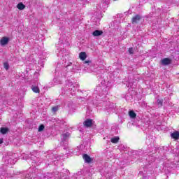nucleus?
Wrapping results in <instances>:
<instances>
[{
    "instance_id": "obj_31",
    "label": "nucleus",
    "mask_w": 179,
    "mask_h": 179,
    "mask_svg": "<svg viewBox=\"0 0 179 179\" xmlns=\"http://www.w3.org/2000/svg\"><path fill=\"white\" fill-rule=\"evenodd\" d=\"M85 64H90V61H85Z\"/></svg>"
},
{
    "instance_id": "obj_29",
    "label": "nucleus",
    "mask_w": 179,
    "mask_h": 179,
    "mask_svg": "<svg viewBox=\"0 0 179 179\" xmlns=\"http://www.w3.org/2000/svg\"><path fill=\"white\" fill-rule=\"evenodd\" d=\"M127 87H132V85L131 83H129L128 85H127Z\"/></svg>"
},
{
    "instance_id": "obj_14",
    "label": "nucleus",
    "mask_w": 179,
    "mask_h": 179,
    "mask_svg": "<svg viewBox=\"0 0 179 179\" xmlns=\"http://www.w3.org/2000/svg\"><path fill=\"white\" fill-rule=\"evenodd\" d=\"M171 138H172L173 139L177 140V139H178V138H179V132H178V131H175V132H173V133H172V134H171Z\"/></svg>"
},
{
    "instance_id": "obj_16",
    "label": "nucleus",
    "mask_w": 179,
    "mask_h": 179,
    "mask_svg": "<svg viewBox=\"0 0 179 179\" xmlns=\"http://www.w3.org/2000/svg\"><path fill=\"white\" fill-rule=\"evenodd\" d=\"M17 9H20V10H23L24 8H26V6L23 4V3H19L17 6Z\"/></svg>"
},
{
    "instance_id": "obj_3",
    "label": "nucleus",
    "mask_w": 179,
    "mask_h": 179,
    "mask_svg": "<svg viewBox=\"0 0 179 179\" xmlns=\"http://www.w3.org/2000/svg\"><path fill=\"white\" fill-rule=\"evenodd\" d=\"M76 71V65L67 62V64H64V67L62 70V75L63 76H71L72 72Z\"/></svg>"
},
{
    "instance_id": "obj_20",
    "label": "nucleus",
    "mask_w": 179,
    "mask_h": 179,
    "mask_svg": "<svg viewBox=\"0 0 179 179\" xmlns=\"http://www.w3.org/2000/svg\"><path fill=\"white\" fill-rule=\"evenodd\" d=\"M157 103L159 107H162V106H163V101H162L161 99H157Z\"/></svg>"
},
{
    "instance_id": "obj_18",
    "label": "nucleus",
    "mask_w": 179,
    "mask_h": 179,
    "mask_svg": "<svg viewBox=\"0 0 179 179\" xmlns=\"http://www.w3.org/2000/svg\"><path fill=\"white\" fill-rule=\"evenodd\" d=\"M8 131H9V129L8 128H5V127H1L0 132L3 134L5 135V134H6L8 132Z\"/></svg>"
},
{
    "instance_id": "obj_12",
    "label": "nucleus",
    "mask_w": 179,
    "mask_h": 179,
    "mask_svg": "<svg viewBox=\"0 0 179 179\" xmlns=\"http://www.w3.org/2000/svg\"><path fill=\"white\" fill-rule=\"evenodd\" d=\"M83 157L85 163H90V162H92V158H90V157H89V155H87L86 154H85L83 156Z\"/></svg>"
},
{
    "instance_id": "obj_15",
    "label": "nucleus",
    "mask_w": 179,
    "mask_h": 179,
    "mask_svg": "<svg viewBox=\"0 0 179 179\" xmlns=\"http://www.w3.org/2000/svg\"><path fill=\"white\" fill-rule=\"evenodd\" d=\"M129 115L130 117V118H136V113H135V112L134 110H129Z\"/></svg>"
},
{
    "instance_id": "obj_30",
    "label": "nucleus",
    "mask_w": 179,
    "mask_h": 179,
    "mask_svg": "<svg viewBox=\"0 0 179 179\" xmlns=\"http://www.w3.org/2000/svg\"><path fill=\"white\" fill-rule=\"evenodd\" d=\"M42 178H43V179H47V177L46 176H45L44 175H42V176H41Z\"/></svg>"
},
{
    "instance_id": "obj_25",
    "label": "nucleus",
    "mask_w": 179,
    "mask_h": 179,
    "mask_svg": "<svg viewBox=\"0 0 179 179\" xmlns=\"http://www.w3.org/2000/svg\"><path fill=\"white\" fill-rule=\"evenodd\" d=\"M5 69H6V71H8V69H9V64L8 63H4L3 65Z\"/></svg>"
},
{
    "instance_id": "obj_28",
    "label": "nucleus",
    "mask_w": 179,
    "mask_h": 179,
    "mask_svg": "<svg viewBox=\"0 0 179 179\" xmlns=\"http://www.w3.org/2000/svg\"><path fill=\"white\" fill-rule=\"evenodd\" d=\"M173 164H175L176 167H177V166H179V162H176V163H173Z\"/></svg>"
},
{
    "instance_id": "obj_19",
    "label": "nucleus",
    "mask_w": 179,
    "mask_h": 179,
    "mask_svg": "<svg viewBox=\"0 0 179 179\" xmlns=\"http://www.w3.org/2000/svg\"><path fill=\"white\" fill-rule=\"evenodd\" d=\"M118 141H120V137H114L110 139V142H112V143H117Z\"/></svg>"
},
{
    "instance_id": "obj_10",
    "label": "nucleus",
    "mask_w": 179,
    "mask_h": 179,
    "mask_svg": "<svg viewBox=\"0 0 179 179\" xmlns=\"http://www.w3.org/2000/svg\"><path fill=\"white\" fill-rule=\"evenodd\" d=\"M103 34V31L101 30H95L92 32V36L94 37H98V36H101Z\"/></svg>"
},
{
    "instance_id": "obj_2",
    "label": "nucleus",
    "mask_w": 179,
    "mask_h": 179,
    "mask_svg": "<svg viewBox=\"0 0 179 179\" xmlns=\"http://www.w3.org/2000/svg\"><path fill=\"white\" fill-rule=\"evenodd\" d=\"M5 166L2 165L0 166V179H3L6 177H8V173H5L6 171V166L9 164H15V161L12 157L5 156L3 157Z\"/></svg>"
},
{
    "instance_id": "obj_21",
    "label": "nucleus",
    "mask_w": 179,
    "mask_h": 179,
    "mask_svg": "<svg viewBox=\"0 0 179 179\" xmlns=\"http://www.w3.org/2000/svg\"><path fill=\"white\" fill-rule=\"evenodd\" d=\"M38 131V132H41V131H44V125L43 124L40 125Z\"/></svg>"
},
{
    "instance_id": "obj_13",
    "label": "nucleus",
    "mask_w": 179,
    "mask_h": 179,
    "mask_svg": "<svg viewBox=\"0 0 179 179\" xmlns=\"http://www.w3.org/2000/svg\"><path fill=\"white\" fill-rule=\"evenodd\" d=\"M140 20H141V16L137 15L132 18V23H139Z\"/></svg>"
},
{
    "instance_id": "obj_4",
    "label": "nucleus",
    "mask_w": 179,
    "mask_h": 179,
    "mask_svg": "<svg viewBox=\"0 0 179 179\" xmlns=\"http://www.w3.org/2000/svg\"><path fill=\"white\" fill-rule=\"evenodd\" d=\"M79 89V85L76 83H72L71 80L66 81V90L68 91L71 96H73L76 93V90Z\"/></svg>"
},
{
    "instance_id": "obj_24",
    "label": "nucleus",
    "mask_w": 179,
    "mask_h": 179,
    "mask_svg": "<svg viewBox=\"0 0 179 179\" xmlns=\"http://www.w3.org/2000/svg\"><path fill=\"white\" fill-rule=\"evenodd\" d=\"M59 107L58 106H55L52 108V111L53 113H57V110H58Z\"/></svg>"
},
{
    "instance_id": "obj_23",
    "label": "nucleus",
    "mask_w": 179,
    "mask_h": 179,
    "mask_svg": "<svg viewBox=\"0 0 179 179\" xmlns=\"http://www.w3.org/2000/svg\"><path fill=\"white\" fill-rule=\"evenodd\" d=\"M108 3H110V0H104L103 1L104 6H107V5H108Z\"/></svg>"
},
{
    "instance_id": "obj_9",
    "label": "nucleus",
    "mask_w": 179,
    "mask_h": 179,
    "mask_svg": "<svg viewBox=\"0 0 179 179\" xmlns=\"http://www.w3.org/2000/svg\"><path fill=\"white\" fill-rule=\"evenodd\" d=\"M162 65H170L171 64V59L169 58H164L162 60Z\"/></svg>"
},
{
    "instance_id": "obj_1",
    "label": "nucleus",
    "mask_w": 179,
    "mask_h": 179,
    "mask_svg": "<svg viewBox=\"0 0 179 179\" xmlns=\"http://www.w3.org/2000/svg\"><path fill=\"white\" fill-rule=\"evenodd\" d=\"M95 93L93 94V104L99 106L100 107H106L107 106V82L103 78L99 79V84L95 88Z\"/></svg>"
},
{
    "instance_id": "obj_11",
    "label": "nucleus",
    "mask_w": 179,
    "mask_h": 179,
    "mask_svg": "<svg viewBox=\"0 0 179 179\" xmlns=\"http://www.w3.org/2000/svg\"><path fill=\"white\" fill-rule=\"evenodd\" d=\"M87 55H86V52H81L79 54V58L80 59H81V61H85V59H86L87 58Z\"/></svg>"
},
{
    "instance_id": "obj_17",
    "label": "nucleus",
    "mask_w": 179,
    "mask_h": 179,
    "mask_svg": "<svg viewBox=\"0 0 179 179\" xmlns=\"http://www.w3.org/2000/svg\"><path fill=\"white\" fill-rule=\"evenodd\" d=\"M31 89L34 93H40V89L38 88V87L32 86Z\"/></svg>"
},
{
    "instance_id": "obj_8",
    "label": "nucleus",
    "mask_w": 179,
    "mask_h": 179,
    "mask_svg": "<svg viewBox=\"0 0 179 179\" xmlns=\"http://www.w3.org/2000/svg\"><path fill=\"white\" fill-rule=\"evenodd\" d=\"M8 43H9V38L7 37H3L0 41L1 45H6Z\"/></svg>"
},
{
    "instance_id": "obj_5",
    "label": "nucleus",
    "mask_w": 179,
    "mask_h": 179,
    "mask_svg": "<svg viewBox=\"0 0 179 179\" xmlns=\"http://www.w3.org/2000/svg\"><path fill=\"white\" fill-rule=\"evenodd\" d=\"M51 176H52L53 177H55V178H57V179H66V174H65V173L64 174L63 173H59V172H56L52 174L48 173L47 176V179L52 178V177Z\"/></svg>"
},
{
    "instance_id": "obj_7",
    "label": "nucleus",
    "mask_w": 179,
    "mask_h": 179,
    "mask_svg": "<svg viewBox=\"0 0 179 179\" xmlns=\"http://www.w3.org/2000/svg\"><path fill=\"white\" fill-rule=\"evenodd\" d=\"M84 127H86V128L90 127L92 125H93V120L92 119H87L84 122H83Z\"/></svg>"
},
{
    "instance_id": "obj_22",
    "label": "nucleus",
    "mask_w": 179,
    "mask_h": 179,
    "mask_svg": "<svg viewBox=\"0 0 179 179\" xmlns=\"http://www.w3.org/2000/svg\"><path fill=\"white\" fill-rule=\"evenodd\" d=\"M34 163H36V164H40V162H38V158L36 157H34V159H32Z\"/></svg>"
},
{
    "instance_id": "obj_6",
    "label": "nucleus",
    "mask_w": 179,
    "mask_h": 179,
    "mask_svg": "<svg viewBox=\"0 0 179 179\" xmlns=\"http://www.w3.org/2000/svg\"><path fill=\"white\" fill-rule=\"evenodd\" d=\"M69 133H66L62 135V143L61 145H64L66 149V145H68V139L69 138Z\"/></svg>"
},
{
    "instance_id": "obj_27",
    "label": "nucleus",
    "mask_w": 179,
    "mask_h": 179,
    "mask_svg": "<svg viewBox=\"0 0 179 179\" xmlns=\"http://www.w3.org/2000/svg\"><path fill=\"white\" fill-rule=\"evenodd\" d=\"M3 143V138H0V145H2Z\"/></svg>"
},
{
    "instance_id": "obj_33",
    "label": "nucleus",
    "mask_w": 179,
    "mask_h": 179,
    "mask_svg": "<svg viewBox=\"0 0 179 179\" xmlns=\"http://www.w3.org/2000/svg\"><path fill=\"white\" fill-rule=\"evenodd\" d=\"M114 1H117V0H114Z\"/></svg>"
},
{
    "instance_id": "obj_26",
    "label": "nucleus",
    "mask_w": 179,
    "mask_h": 179,
    "mask_svg": "<svg viewBox=\"0 0 179 179\" xmlns=\"http://www.w3.org/2000/svg\"><path fill=\"white\" fill-rule=\"evenodd\" d=\"M128 51L129 54H134V48H130Z\"/></svg>"
},
{
    "instance_id": "obj_32",
    "label": "nucleus",
    "mask_w": 179,
    "mask_h": 179,
    "mask_svg": "<svg viewBox=\"0 0 179 179\" xmlns=\"http://www.w3.org/2000/svg\"><path fill=\"white\" fill-rule=\"evenodd\" d=\"M33 159V157H31V159Z\"/></svg>"
}]
</instances>
